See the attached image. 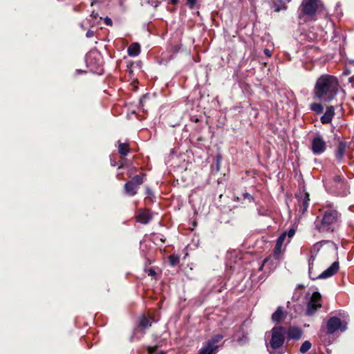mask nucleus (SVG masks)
I'll use <instances>...</instances> for the list:
<instances>
[{"label":"nucleus","instance_id":"nucleus-8","mask_svg":"<svg viewBox=\"0 0 354 354\" xmlns=\"http://www.w3.org/2000/svg\"><path fill=\"white\" fill-rule=\"evenodd\" d=\"M326 148V142L320 135H317L312 140L311 149L314 154L319 155L324 152Z\"/></svg>","mask_w":354,"mask_h":354},{"label":"nucleus","instance_id":"nucleus-13","mask_svg":"<svg viewBox=\"0 0 354 354\" xmlns=\"http://www.w3.org/2000/svg\"><path fill=\"white\" fill-rule=\"evenodd\" d=\"M335 114V109L333 106L327 107L325 113L321 117L320 120L322 124H328L331 122Z\"/></svg>","mask_w":354,"mask_h":354},{"label":"nucleus","instance_id":"nucleus-41","mask_svg":"<svg viewBox=\"0 0 354 354\" xmlns=\"http://www.w3.org/2000/svg\"><path fill=\"white\" fill-rule=\"evenodd\" d=\"M171 3L173 4H176L178 3V0H170Z\"/></svg>","mask_w":354,"mask_h":354},{"label":"nucleus","instance_id":"nucleus-39","mask_svg":"<svg viewBox=\"0 0 354 354\" xmlns=\"http://www.w3.org/2000/svg\"><path fill=\"white\" fill-rule=\"evenodd\" d=\"M149 274L151 275V276H153V275L156 274V272L153 270H150Z\"/></svg>","mask_w":354,"mask_h":354},{"label":"nucleus","instance_id":"nucleus-40","mask_svg":"<svg viewBox=\"0 0 354 354\" xmlns=\"http://www.w3.org/2000/svg\"><path fill=\"white\" fill-rule=\"evenodd\" d=\"M220 160H221V157L218 156L217 157V170H219L218 164H219Z\"/></svg>","mask_w":354,"mask_h":354},{"label":"nucleus","instance_id":"nucleus-37","mask_svg":"<svg viewBox=\"0 0 354 354\" xmlns=\"http://www.w3.org/2000/svg\"><path fill=\"white\" fill-rule=\"evenodd\" d=\"M258 213H259V215H261V216L267 215L266 212H262L260 209H259Z\"/></svg>","mask_w":354,"mask_h":354},{"label":"nucleus","instance_id":"nucleus-15","mask_svg":"<svg viewBox=\"0 0 354 354\" xmlns=\"http://www.w3.org/2000/svg\"><path fill=\"white\" fill-rule=\"evenodd\" d=\"M152 219L149 210H142L137 216V221L142 224H147Z\"/></svg>","mask_w":354,"mask_h":354},{"label":"nucleus","instance_id":"nucleus-42","mask_svg":"<svg viewBox=\"0 0 354 354\" xmlns=\"http://www.w3.org/2000/svg\"><path fill=\"white\" fill-rule=\"evenodd\" d=\"M84 71H81V70H76V73H84Z\"/></svg>","mask_w":354,"mask_h":354},{"label":"nucleus","instance_id":"nucleus-2","mask_svg":"<svg viewBox=\"0 0 354 354\" xmlns=\"http://www.w3.org/2000/svg\"><path fill=\"white\" fill-rule=\"evenodd\" d=\"M340 214L333 209H326L322 217L317 216L314 222L319 232H333L340 223Z\"/></svg>","mask_w":354,"mask_h":354},{"label":"nucleus","instance_id":"nucleus-11","mask_svg":"<svg viewBox=\"0 0 354 354\" xmlns=\"http://www.w3.org/2000/svg\"><path fill=\"white\" fill-rule=\"evenodd\" d=\"M338 269H339V263L335 261V262L333 263L332 265L330 267H328L326 270H325L324 272H322L318 277H312L311 274L310 275V277L313 279H327V278L330 277L333 275H334L337 272Z\"/></svg>","mask_w":354,"mask_h":354},{"label":"nucleus","instance_id":"nucleus-12","mask_svg":"<svg viewBox=\"0 0 354 354\" xmlns=\"http://www.w3.org/2000/svg\"><path fill=\"white\" fill-rule=\"evenodd\" d=\"M303 332L301 329L297 326H290L286 330V334L290 339L298 340L302 336Z\"/></svg>","mask_w":354,"mask_h":354},{"label":"nucleus","instance_id":"nucleus-22","mask_svg":"<svg viewBox=\"0 0 354 354\" xmlns=\"http://www.w3.org/2000/svg\"><path fill=\"white\" fill-rule=\"evenodd\" d=\"M118 152L124 156H127L129 152V145L126 143H120L118 146Z\"/></svg>","mask_w":354,"mask_h":354},{"label":"nucleus","instance_id":"nucleus-30","mask_svg":"<svg viewBox=\"0 0 354 354\" xmlns=\"http://www.w3.org/2000/svg\"><path fill=\"white\" fill-rule=\"evenodd\" d=\"M198 0H187V5L190 9H194Z\"/></svg>","mask_w":354,"mask_h":354},{"label":"nucleus","instance_id":"nucleus-35","mask_svg":"<svg viewBox=\"0 0 354 354\" xmlns=\"http://www.w3.org/2000/svg\"><path fill=\"white\" fill-rule=\"evenodd\" d=\"M91 55H88L86 56V62L88 64H91Z\"/></svg>","mask_w":354,"mask_h":354},{"label":"nucleus","instance_id":"nucleus-7","mask_svg":"<svg viewBox=\"0 0 354 354\" xmlns=\"http://www.w3.org/2000/svg\"><path fill=\"white\" fill-rule=\"evenodd\" d=\"M321 295L318 292H314L312 294L310 299L307 304L306 315L308 316L313 315L317 310L321 308Z\"/></svg>","mask_w":354,"mask_h":354},{"label":"nucleus","instance_id":"nucleus-10","mask_svg":"<svg viewBox=\"0 0 354 354\" xmlns=\"http://www.w3.org/2000/svg\"><path fill=\"white\" fill-rule=\"evenodd\" d=\"M297 197L299 198V212L304 214L308 209V205H309V194L303 191L301 192L298 195H297Z\"/></svg>","mask_w":354,"mask_h":354},{"label":"nucleus","instance_id":"nucleus-34","mask_svg":"<svg viewBox=\"0 0 354 354\" xmlns=\"http://www.w3.org/2000/svg\"><path fill=\"white\" fill-rule=\"evenodd\" d=\"M156 348L155 346H149L148 348V353L151 354L155 352Z\"/></svg>","mask_w":354,"mask_h":354},{"label":"nucleus","instance_id":"nucleus-31","mask_svg":"<svg viewBox=\"0 0 354 354\" xmlns=\"http://www.w3.org/2000/svg\"><path fill=\"white\" fill-rule=\"evenodd\" d=\"M104 24L107 26H111L112 25V20L111 18L106 17L104 18Z\"/></svg>","mask_w":354,"mask_h":354},{"label":"nucleus","instance_id":"nucleus-14","mask_svg":"<svg viewBox=\"0 0 354 354\" xmlns=\"http://www.w3.org/2000/svg\"><path fill=\"white\" fill-rule=\"evenodd\" d=\"M286 317V312L283 306H279L272 315V321L273 322H280Z\"/></svg>","mask_w":354,"mask_h":354},{"label":"nucleus","instance_id":"nucleus-21","mask_svg":"<svg viewBox=\"0 0 354 354\" xmlns=\"http://www.w3.org/2000/svg\"><path fill=\"white\" fill-rule=\"evenodd\" d=\"M216 351L215 347H212L206 344L201 348L198 354H215Z\"/></svg>","mask_w":354,"mask_h":354},{"label":"nucleus","instance_id":"nucleus-29","mask_svg":"<svg viewBox=\"0 0 354 354\" xmlns=\"http://www.w3.org/2000/svg\"><path fill=\"white\" fill-rule=\"evenodd\" d=\"M163 0H147V3L154 8H156Z\"/></svg>","mask_w":354,"mask_h":354},{"label":"nucleus","instance_id":"nucleus-38","mask_svg":"<svg viewBox=\"0 0 354 354\" xmlns=\"http://www.w3.org/2000/svg\"><path fill=\"white\" fill-rule=\"evenodd\" d=\"M146 193H147V194H148V195H151V194H152V192H151V190L150 189H149V188H147V189H146Z\"/></svg>","mask_w":354,"mask_h":354},{"label":"nucleus","instance_id":"nucleus-17","mask_svg":"<svg viewBox=\"0 0 354 354\" xmlns=\"http://www.w3.org/2000/svg\"><path fill=\"white\" fill-rule=\"evenodd\" d=\"M128 55L131 57H136L140 53V46L138 43L134 42L131 44L127 49Z\"/></svg>","mask_w":354,"mask_h":354},{"label":"nucleus","instance_id":"nucleus-18","mask_svg":"<svg viewBox=\"0 0 354 354\" xmlns=\"http://www.w3.org/2000/svg\"><path fill=\"white\" fill-rule=\"evenodd\" d=\"M286 238V232L282 233L277 239V243L274 247V253H279L281 250V247L283 245V243H284V241Z\"/></svg>","mask_w":354,"mask_h":354},{"label":"nucleus","instance_id":"nucleus-24","mask_svg":"<svg viewBox=\"0 0 354 354\" xmlns=\"http://www.w3.org/2000/svg\"><path fill=\"white\" fill-rule=\"evenodd\" d=\"M323 106L319 103H313L310 104V110L316 113H321L323 111Z\"/></svg>","mask_w":354,"mask_h":354},{"label":"nucleus","instance_id":"nucleus-6","mask_svg":"<svg viewBox=\"0 0 354 354\" xmlns=\"http://www.w3.org/2000/svg\"><path fill=\"white\" fill-rule=\"evenodd\" d=\"M143 183V177L140 175L135 176L131 180L127 182L124 185V190L129 196H134L140 185Z\"/></svg>","mask_w":354,"mask_h":354},{"label":"nucleus","instance_id":"nucleus-36","mask_svg":"<svg viewBox=\"0 0 354 354\" xmlns=\"http://www.w3.org/2000/svg\"><path fill=\"white\" fill-rule=\"evenodd\" d=\"M264 53H265L268 57H270V56H271V52H270V50H268V48L264 49Z\"/></svg>","mask_w":354,"mask_h":354},{"label":"nucleus","instance_id":"nucleus-33","mask_svg":"<svg viewBox=\"0 0 354 354\" xmlns=\"http://www.w3.org/2000/svg\"><path fill=\"white\" fill-rule=\"evenodd\" d=\"M243 197H244V198H248L250 201L253 200V197L248 193L243 194Z\"/></svg>","mask_w":354,"mask_h":354},{"label":"nucleus","instance_id":"nucleus-27","mask_svg":"<svg viewBox=\"0 0 354 354\" xmlns=\"http://www.w3.org/2000/svg\"><path fill=\"white\" fill-rule=\"evenodd\" d=\"M334 183H337V185H339L340 186L344 185V179L342 178L339 176H336L333 178Z\"/></svg>","mask_w":354,"mask_h":354},{"label":"nucleus","instance_id":"nucleus-9","mask_svg":"<svg viewBox=\"0 0 354 354\" xmlns=\"http://www.w3.org/2000/svg\"><path fill=\"white\" fill-rule=\"evenodd\" d=\"M328 242V241H321L319 242H317L315 243L312 248V250L310 251V257L308 260V266H309V274H311V270L313 268V261H315L316 256L319 251L320 250L321 248L323 246L324 244Z\"/></svg>","mask_w":354,"mask_h":354},{"label":"nucleus","instance_id":"nucleus-19","mask_svg":"<svg viewBox=\"0 0 354 354\" xmlns=\"http://www.w3.org/2000/svg\"><path fill=\"white\" fill-rule=\"evenodd\" d=\"M346 142H341L337 147V149L336 151V153H335V156H336V158L340 161L342 158L344 157V153H345V149H346Z\"/></svg>","mask_w":354,"mask_h":354},{"label":"nucleus","instance_id":"nucleus-1","mask_svg":"<svg viewBox=\"0 0 354 354\" xmlns=\"http://www.w3.org/2000/svg\"><path fill=\"white\" fill-rule=\"evenodd\" d=\"M339 82L333 75H322L315 85V96L320 101L329 102L332 101L338 93Z\"/></svg>","mask_w":354,"mask_h":354},{"label":"nucleus","instance_id":"nucleus-32","mask_svg":"<svg viewBox=\"0 0 354 354\" xmlns=\"http://www.w3.org/2000/svg\"><path fill=\"white\" fill-rule=\"evenodd\" d=\"M93 35H94V31H93V30H88L86 32V37H88V38L92 37Z\"/></svg>","mask_w":354,"mask_h":354},{"label":"nucleus","instance_id":"nucleus-4","mask_svg":"<svg viewBox=\"0 0 354 354\" xmlns=\"http://www.w3.org/2000/svg\"><path fill=\"white\" fill-rule=\"evenodd\" d=\"M319 3V0H303L299 14V23L301 21L313 20Z\"/></svg>","mask_w":354,"mask_h":354},{"label":"nucleus","instance_id":"nucleus-23","mask_svg":"<svg viewBox=\"0 0 354 354\" xmlns=\"http://www.w3.org/2000/svg\"><path fill=\"white\" fill-rule=\"evenodd\" d=\"M139 325L143 328H148L151 326V322L145 316H142L139 319Z\"/></svg>","mask_w":354,"mask_h":354},{"label":"nucleus","instance_id":"nucleus-20","mask_svg":"<svg viewBox=\"0 0 354 354\" xmlns=\"http://www.w3.org/2000/svg\"><path fill=\"white\" fill-rule=\"evenodd\" d=\"M223 338V336L220 334H217L213 336L210 339H209L207 342L208 345L212 347H215V349L217 350L218 346L217 344Z\"/></svg>","mask_w":354,"mask_h":354},{"label":"nucleus","instance_id":"nucleus-25","mask_svg":"<svg viewBox=\"0 0 354 354\" xmlns=\"http://www.w3.org/2000/svg\"><path fill=\"white\" fill-rule=\"evenodd\" d=\"M311 348V343L309 341H305L301 346L299 351L301 353H306Z\"/></svg>","mask_w":354,"mask_h":354},{"label":"nucleus","instance_id":"nucleus-28","mask_svg":"<svg viewBox=\"0 0 354 354\" xmlns=\"http://www.w3.org/2000/svg\"><path fill=\"white\" fill-rule=\"evenodd\" d=\"M286 232V236L288 238V242L290 241V239L293 237V236L295 234V230L294 227L290 228Z\"/></svg>","mask_w":354,"mask_h":354},{"label":"nucleus","instance_id":"nucleus-5","mask_svg":"<svg viewBox=\"0 0 354 354\" xmlns=\"http://www.w3.org/2000/svg\"><path fill=\"white\" fill-rule=\"evenodd\" d=\"M347 328V322L344 320H341L337 317H330L326 323L327 333L333 334L335 332L340 330L345 331Z\"/></svg>","mask_w":354,"mask_h":354},{"label":"nucleus","instance_id":"nucleus-26","mask_svg":"<svg viewBox=\"0 0 354 354\" xmlns=\"http://www.w3.org/2000/svg\"><path fill=\"white\" fill-rule=\"evenodd\" d=\"M169 263L171 266H175L180 261V258L178 255H171L169 259Z\"/></svg>","mask_w":354,"mask_h":354},{"label":"nucleus","instance_id":"nucleus-3","mask_svg":"<svg viewBox=\"0 0 354 354\" xmlns=\"http://www.w3.org/2000/svg\"><path fill=\"white\" fill-rule=\"evenodd\" d=\"M286 328L283 326H274L271 330V339L267 348L270 354H281L276 350L280 348L285 341Z\"/></svg>","mask_w":354,"mask_h":354},{"label":"nucleus","instance_id":"nucleus-16","mask_svg":"<svg viewBox=\"0 0 354 354\" xmlns=\"http://www.w3.org/2000/svg\"><path fill=\"white\" fill-rule=\"evenodd\" d=\"M315 28L313 27L306 34V37L309 41H315L320 39L324 34L323 30H321L319 32H314Z\"/></svg>","mask_w":354,"mask_h":354}]
</instances>
